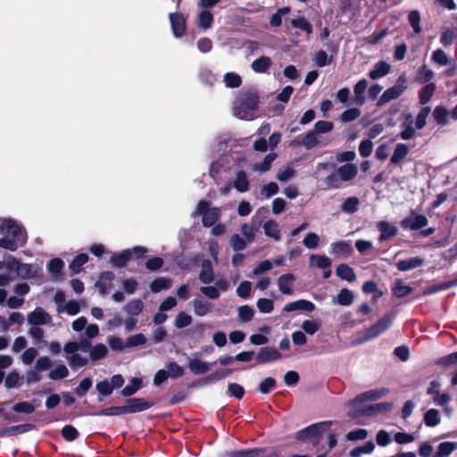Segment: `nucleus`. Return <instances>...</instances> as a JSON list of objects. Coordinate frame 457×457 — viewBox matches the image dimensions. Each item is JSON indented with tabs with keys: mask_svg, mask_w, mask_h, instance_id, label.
Returning <instances> with one entry per match:
<instances>
[{
	"mask_svg": "<svg viewBox=\"0 0 457 457\" xmlns=\"http://www.w3.org/2000/svg\"><path fill=\"white\" fill-rule=\"evenodd\" d=\"M3 237L0 238V247L9 251H15L27 242L25 229L15 220L5 219L0 225Z\"/></svg>",
	"mask_w": 457,
	"mask_h": 457,
	"instance_id": "nucleus-1",
	"label": "nucleus"
},
{
	"mask_svg": "<svg viewBox=\"0 0 457 457\" xmlns=\"http://www.w3.org/2000/svg\"><path fill=\"white\" fill-rule=\"evenodd\" d=\"M258 96L253 93H242L235 100L233 114L241 120H251L254 119V111L258 107Z\"/></svg>",
	"mask_w": 457,
	"mask_h": 457,
	"instance_id": "nucleus-2",
	"label": "nucleus"
},
{
	"mask_svg": "<svg viewBox=\"0 0 457 457\" xmlns=\"http://www.w3.org/2000/svg\"><path fill=\"white\" fill-rule=\"evenodd\" d=\"M395 320L394 313H387L379 319L374 325L364 331L361 343L374 339L383 334L393 323Z\"/></svg>",
	"mask_w": 457,
	"mask_h": 457,
	"instance_id": "nucleus-3",
	"label": "nucleus"
},
{
	"mask_svg": "<svg viewBox=\"0 0 457 457\" xmlns=\"http://www.w3.org/2000/svg\"><path fill=\"white\" fill-rule=\"evenodd\" d=\"M147 252V248L144 246H135L130 249H125L120 253H113L110 259V262L115 268H123L132 257L140 258Z\"/></svg>",
	"mask_w": 457,
	"mask_h": 457,
	"instance_id": "nucleus-4",
	"label": "nucleus"
},
{
	"mask_svg": "<svg viewBox=\"0 0 457 457\" xmlns=\"http://www.w3.org/2000/svg\"><path fill=\"white\" fill-rule=\"evenodd\" d=\"M332 421H322L312 424L304 429L297 432L296 438L298 440L311 439L313 445H317L320 442V435L328 429Z\"/></svg>",
	"mask_w": 457,
	"mask_h": 457,
	"instance_id": "nucleus-5",
	"label": "nucleus"
},
{
	"mask_svg": "<svg viewBox=\"0 0 457 457\" xmlns=\"http://www.w3.org/2000/svg\"><path fill=\"white\" fill-rule=\"evenodd\" d=\"M202 215V221L204 227H212L219 219L220 210L218 208H209V203L200 201L197 204L194 216Z\"/></svg>",
	"mask_w": 457,
	"mask_h": 457,
	"instance_id": "nucleus-6",
	"label": "nucleus"
},
{
	"mask_svg": "<svg viewBox=\"0 0 457 457\" xmlns=\"http://www.w3.org/2000/svg\"><path fill=\"white\" fill-rule=\"evenodd\" d=\"M406 86H405V76L401 75L397 79V84L387 88L384 91V93L381 95L379 99L378 100L377 104L378 106L384 105L387 104L388 102L397 99L405 91Z\"/></svg>",
	"mask_w": 457,
	"mask_h": 457,
	"instance_id": "nucleus-7",
	"label": "nucleus"
},
{
	"mask_svg": "<svg viewBox=\"0 0 457 457\" xmlns=\"http://www.w3.org/2000/svg\"><path fill=\"white\" fill-rule=\"evenodd\" d=\"M428 223V218L423 214H417L413 211L408 217L400 222L403 229L418 230L425 228Z\"/></svg>",
	"mask_w": 457,
	"mask_h": 457,
	"instance_id": "nucleus-8",
	"label": "nucleus"
},
{
	"mask_svg": "<svg viewBox=\"0 0 457 457\" xmlns=\"http://www.w3.org/2000/svg\"><path fill=\"white\" fill-rule=\"evenodd\" d=\"M27 320L30 326L51 325L52 317L43 308L37 307L28 314Z\"/></svg>",
	"mask_w": 457,
	"mask_h": 457,
	"instance_id": "nucleus-9",
	"label": "nucleus"
},
{
	"mask_svg": "<svg viewBox=\"0 0 457 457\" xmlns=\"http://www.w3.org/2000/svg\"><path fill=\"white\" fill-rule=\"evenodd\" d=\"M282 354L275 347H262L255 356L258 363H268L281 359Z\"/></svg>",
	"mask_w": 457,
	"mask_h": 457,
	"instance_id": "nucleus-10",
	"label": "nucleus"
},
{
	"mask_svg": "<svg viewBox=\"0 0 457 457\" xmlns=\"http://www.w3.org/2000/svg\"><path fill=\"white\" fill-rule=\"evenodd\" d=\"M172 33L175 37H181L186 30V20L181 13L171 12L169 15Z\"/></svg>",
	"mask_w": 457,
	"mask_h": 457,
	"instance_id": "nucleus-11",
	"label": "nucleus"
},
{
	"mask_svg": "<svg viewBox=\"0 0 457 457\" xmlns=\"http://www.w3.org/2000/svg\"><path fill=\"white\" fill-rule=\"evenodd\" d=\"M151 406L152 403L144 398H130L127 400V404L124 405V408L126 414H128L148 410Z\"/></svg>",
	"mask_w": 457,
	"mask_h": 457,
	"instance_id": "nucleus-12",
	"label": "nucleus"
},
{
	"mask_svg": "<svg viewBox=\"0 0 457 457\" xmlns=\"http://www.w3.org/2000/svg\"><path fill=\"white\" fill-rule=\"evenodd\" d=\"M315 310V305L312 302L299 299L294 302H291L286 304L283 308L284 312H291L295 311H303V312H312Z\"/></svg>",
	"mask_w": 457,
	"mask_h": 457,
	"instance_id": "nucleus-13",
	"label": "nucleus"
},
{
	"mask_svg": "<svg viewBox=\"0 0 457 457\" xmlns=\"http://www.w3.org/2000/svg\"><path fill=\"white\" fill-rule=\"evenodd\" d=\"M353 252L352 245L348 241H338L330 245V253L338 257L347 258Z\"/></svg>",
	"mask_w": 457,
	"mask_h": 457,
	"instance_id": "nucleus-14",
	"label": "nucleus"
},
{
	"mask_svg": "<svg viewBox=\"0 0 457 457\" xmlns=\"http://www.w3.org/2000/svg\"><path fill=\"white\" fill-rule=\"evenodd\" d=\"M295 280V278L291 273H287V274L281 275L278 278V281H277L278 287V290L283 295H293L294 291H293L292 287L294 285Z\"/></svg>",
	"mask_w": 457,
	"mask_h": 457,
	"instance_id": "nucleus-15",
	"label": "nucleus"
},
{
	"mask_svg": "<svg viewBox=\"0 0 457 457\" xmlns=\"http://www.w3.org/2000/svg\"><path fill=\"white\" fill-rule=\"evenodd\" d=\"M377 228L380 231V235L378 237V240L380 242H383V241H386V240H388V239L394 237L395 236H396V234L398 232L397 227H395V225H392L389 222L385 221V220L379 221L377 224Z\"/></svg>",
	"mask_w": 457,
	"mask_h": 457,
	"instance_id": "nucleus-16",
	"label": "nucleus"
},
{
	"mask_svg": "<svg viewBox=\"0 0 457 457\" xmlns=\"http://www.w3.org/2000/svg\"><path fill=\"white\" fill-rule=\"evenodd\" d=\"M327 145L328 142L320 140L318 135L312 129L302 137V146H304L307 150H311L317 145L326 146Z\"/></svg>",
	"mask_w": 457,
	"mask_h": 457,
	"instance_id": "nucleus-17",
	"label": "nucleus"
},
{
	"mask_svg": "<svg viewBox=\"0 0 457 457\" xmlns=\"http://www.w3.org/2000/svg\"><path fill=\"white\" fill-rule=\"evenodd\" d=\"M403 130L400 133V137L403 140H409L412 138L416 132L413 128V118L410 113H406L403 115V120L402 122Z\"/></svg>",
	"mask_w": 457,
	"mask_h": 457,
	"instance_id": "nucleus-18",
	"label": "nucleus"
},
{
	"mask_svg": "<svg viewBox=\"0 0 457 457\" xmlns=\"http://www.w3.org/2000/svg\"><path fill=\"white\" fill-rule=\"evenodd\" d=\"M368 88V80L365 79H360L353 87V93H354V100L353 103L358 105L361 106L364 104L366 98H365V92Z\"/></svg>",
	"mask_w": 457,
	"mask_h": 457,
	"instance_id": "nucleus-19",
	"label": "nucleus"
},
{
	"mask_svg": "<svg viewBox=\"0 0 457 457\" xmlns=\"http://www.w3.org/2000/svg\"><path fill=\"white\" fill-rule=\"evenodd\" d=\"M114 278V274L112 271H104L101 273L96 287L101 295H105L111 287V283Z\"/></svg>",
	"mask_w": 457,
	"mask_h": 457,
	"instance_id": "nucleus-20",
	"label": "nucleus"
},
{
	"mask_svg": "<svg viewBox=\"0 0 457 457\" xmlns=\"http://www.w3.org/2000/svg\"><path fill=\"white\" fill-rule=\"evenodd\" d=\"M337 171L340 176L343 183L353 179L358 173V167L353 163H346L337 168Z\"/></svg>",
	"mask_w": 457,
	"mask_h": 457,
	"instance_id": "nucleus-21",
	"label": "nucleus"
},
{
	"mask_svg": "<svg viewBox=\"0 0 457 457\" xmlns=\"http://www.w3.org/2000/svg\"><path fill=\"white\" fill-rule=\"evenodd\" d=\"M199 280L204 284H211L214 281V271L210 260H204L202 262Z\"/></svg>",
	"mask_w": 457,
	"mask_h": 457,
	"instance_id": "nucleus-22",
	"label": "nucleus"
},
{
	"mask_svg": "<svg viewBox=\"0 0 457 457\" xmlns=\"http://www.w3.org/2000/svg\"><path fill=\"white\" fill-rule=\"evenodd\" d=\"M424 263V259L419 256L412 257L406 260L399 261L396 263V267L401 271H408L416 268L422 266Z\"/></svg>",
	"mask_w": 457,
	"mask_h": 457,
	"instance_id": "nucleus-23",
	"label": "nucleus"
},
{
	"mask_svg": "<svg viewBox=\"0 0 457 457\" xmlns=\"http://www.w3.org/2000/svg\"><path fill=\"white\" fill-rule=\"evenodd\" d=\"M354 300V295L352 291L347 288H342L337 297L332 299V303L342 306H348L353 303Z\"/></svg>",
	"mask_w": 457,
	"mask_h": 457,
	"instance_id": "nucleus-24",
	"label": "nucleus"
},
{
	"mask_svg": "<svg viewBox=\"0 0 457 457\" xmlns=\"http://www.w3.org/2000/svg\"><path fill=\"white\" fill-rule=\"evenodd\" d=\"M390 71V65L383 61L377 62L373 69L370 71L369 76L371 79H378L385 77Z\"/></svg>",
	"mask_w": 457,
	"mask_h": 457,
	"instance_id": "nucleus-25",
	"label": "nucleus"
},
{
	"mask_svg": "<svg viewBox=\"0 0 457 457\" xmlns=\"http://www.w3.org/2000/svg\"><path fill=\"white\" fill-rule=\"evenodd\" d=\"M24 378L16 370L9 372L4 379L7 389L19 388L23 384Z\"/></svg>",
	"mask_w": 457,
	"mask_h": 457,
	"instance_id": "nucleus-26",
	"label": "nucleus"
},
{
	"mask_svg": "<svg viewBox=\"0 0 457 457\" xmlns=\"http://www.w3.org/2000/svg\"><path fill=\"white\" fill-rule=\"evenodd\" d=\"M195 314L203 317L212 311V303L203 300L202 298H195L192 301Z\"/></svg>",
	"mask_w": 457,
	"mask_h": 457,
	"instance_id": "nucleus-27",
	"label": "nucleus"
},
{
	"mask_svg": "<svg viewBox=\"0 0 457 457\" xmlns=\"http://www.w3.org/2000/svg\"><path fill=\"white\" fill-rule=\"evenodd\" d=\"M188 369L193 374L201 375L206 373L209 370L210 365L208 362L200 359L193 358L188 361Z\"/></svg>",
	"mask_w": 457,
	"mask_h": 457,
	"instance_id": "nucleus-28",
	"label": "nucleus"
},
{
	"mask_svg": "<svg viewBox=\"0 0 457 457\" xmlns=\"http://www.w3.org/2000/svg\"><path fill=\"white\" fill-rule=\"evenodd\" d=\"M264 234L273 238L275 241H279L281 238L279 227L277 221L269 220L263 224Z\"/></svg>",
	"mask_w": 457,
	"mask_h": 457,
	"instance_id": "nucleus-29",
	"label": "nucleus"
},
{
	"mask_svg": "<svg viewBox=\"0 0 457 457\" xmlns=\"http://www.w3.org/2000/svg\"><path fill=\"white\" fill-rule=\"evenodd\" d=\"M456 449V442H442L437 445L436 452L433 457H449Z\"/></svg>",
	"mask_w": 457,
	"mask_h": 457,
	"instance_id": "nucleus-30",
	"label": "nucleus"
},
{
	"mask_svg": "<svg viewBox=\"0 0 457 457\" xmlns=\"http://www.w3.org/2000/svg\"><path fill=\"white\" fill-rule=\"evenodd\" d=\"M336 274L343 280L353 282L356 279V275L353 268L345 263L339 264L336 270Z\"/></svg>",
	"mask_w": 457,
	"mask_h": 457,
	"instance_id": "nucleus-31",
	"label": "nucleus"
},
{
	"mask_svg": "<svg viewBox=\"0 0 457 457\" xmlns=\"http://www.w3.org/2000/svg\"><path fill=\"white\" fill-rule=\"evenodd\" d=\"M387 393L388 389L386 388L373 389L361 394L356 397V400L360 402L373 401L385 396Z\"/></svg>",
	"mask_w": 457,
	"mask_h": 457,
	"instance_id": "nucleus-32",
	"label": "nucleus"
},
{
	"mask_svg": "<svg viewBox=\"0 0 457 457\" xmlns=\"http://www.w3.org/2000/svg\"><path fill=\"white\" fill-rule=\"evenodd\" d=\"M271 63L270 57L262 56L252 62L251 68L256 73H264L270 69Z\"/></svg>",
	"mask_w": 457,
	"mask_h": 457,
	"instance_id": "nucleus-33",
	"label": "nucleus"
},
{
	"mask_svg": "<svg viewBox=\"0 0 457 457\" xmlns=\"http://www.w3.org/2000/svg\"><path fill=\"white\" fill-rule=\"evenodd\" d=\"M143 309L144 303L140 299L131 300L123 307L124 312L132 317L139 315L143 312Z\"/></svg>",
	"mask_w": 457,
	"mask_h": 457,
	"instance_id": "nucleus-34",
	"label": "nucleus"
},
{
	"mask_svg": "<svg viewBox=\"0 0 457 457\" xmlns=\"http://www.w3.org/2000/svg\"><path fill=\"white\" fill-rule=\"evenodd\" d=\"M249 180L246 173L244 170H239L236 174L234 181V187L240 193H244L249 190Z\"/></svg>",
	"mask_w": 457,
	"mask_h": 457,
	"instance_id": "nucleus-35",
	"label": "nucleus"
},
{
	"mask_svg": "<svg viewBox=\"0 0 457 457\" xmlns=\"http://www.w3.org/2000/svg\"><path fill=\"white\" fill-rule=\"evenodd\" d=\"M408 154L409 147L407 145L403 143L397 144L391 156L390 162L393 164H398L408 155Z\"/></svg>",
	"mask_w": 457,
	"mask_h": 457,
	"instance_id": "nucleus-36",
	"label": "nucleus"
},
{
	"mask_svg": "<svg viewBox=\"0 0 457 457\" xmlns=\"http://www.w3.org/2000/svg\"><path fill=\"white\" fill-rule=\"evenodd\" d=\"M276 158H277L276 154H274V153L269 154L264 157L262 162L254 163L253 165V170L254 171H257L260 173L266 172L270 169L271 164L275 161Z\"/></svg>",
	"mask_w": 457,
	"mask_h": 457,
	"instance_id": "nucleus-37",
	"label": "nucleus"
},
{
	"mask_svg": "<svg viewBox=\"0 0 457 457\" xmlns=\"http://www.w3.org/2000/svg\"><path fill=\"white\" fill-rule=\"evenodd\" d=\"M424 423L427 427H436L441 422L440 412L436 409L428 410L423 417Z\"/></svg>",
	"mask_w": 457,
	"mask_h": 457,
	"instance_id": "nucleus-38",
	"label": "nucleus"
},
{
	"mask_svg": "<svg viewBox=\"0 0 457 457\" xmlns=\"http://www.w3.org/2000/svg\"><path fill=\"white\" fill-rule=\"evenodd\" d=\"M432 115L438 125L445 126L448 123V118L451 116V113L445 107L439 105L435 107Z\"/></svg>",
	"mask_w": 457,
	"mask_h": 457,
	"instance_id": "nucleus-39",
	"label": "nucleus"
},
{
	"mask_svg": "<svg viewBox=\"0 0 457 457\" xmlns=\"http://www.w3.org/2000/svg\"><path fill=\"white\" fill-rule=\"evenodd\" d=\"M310 266L325 270L330 268L331 261L325 255L312 254L310 256Z\"/></svg>",
	"mask_w": 457,
	"mask_h": 457,
	"instance_id": "nucleus-40",
	"label": "nucleus"
},
{
	"mask_svg": "<svg viewBox=\"0 0 457 457\" xmlns=\"http://www.w3.org/2000/svg\"><path fill=\"white\" fill-rule=\"evenodd\" d=\"M108 353V348L104 344H96L90 348L89 357L93 361L102 360L106 357Z\"/></svg>",
	"mask_w": 457,
	"mask_h": 457,
	"instance_id": "nucleus-41",
	"label": "nucleus"
},
{
	"mask_svg": "<svg viewBox=\"0 0 457 457\" xmlns=\"http://www.w3.org/2000/svg\"><path fill=\"white\" fill-rule=\"evenodd\" d=\"M80 311V305L79 302L75 300H71L65 303V305L57 306L56 312L58 313H67L70 316H74L78 314Z\"/></svg>",
	"mask_w": 457,
	"mask_h": 457,
	"instance_id": "nucleus-42",
	"label": "nucleus"
},
{
	"mask_svg": "<svg viewBox=\"0 0 457 457\" xmlns=\"http://www.w3.org/2000/svg\"><path fill=\"white\" fill-rule=\"evenodd\" d=\"M360 201L356 196L346 198L341 204V211L347 214L354 213L358 211Z\"/></svg>",
	"mask_w": 457,
	"mask_h": 457,
	"instance_id": "nucleus-43",
	"label": "nucleus"
},
{
	"mask_svg": "<svg viewBox=\"0 0 457 457\" xmlns=\"http://www.w3.org/2000/svg\"><path fill=\"white\" fill-rule=\"evenodd\" d=\"M435 90L436 84L434 83H428L425 87H423L419 92L420 104L422 105L428 104L430 101Z\"/></svg>",
	"mask_w": 457,
	"mask_h": 457,
	"instance_id": "nucleus-44",
	"label": "nucleus"
},
{
	"mask_svg": "<svg viewBox=\"0 0 457 457\" xmlns=\"http://www.w3.org/2000/svg\"><path fill=\"white\" fill-rule=\"evenodd\" d=\"M143 386V381L141 378H133L129 384H128L122 390L121 395L123 396H131L136 394Z\"/></svg>",
	"mask_w": 457,
	"mask_h": 457,
	"instance_id": "nucleus-45",
	"label": "nucleus"
},
{
	"mask_svg": "<svg viewBox=\"0 0 457 457\" xmlns=\"http://www.w3.org/2000/svg\"><path fill=\"white\" fill-rule=\"evenodd\" d=\"M213 15L208 10H202L198 14V26L203 29H208L212 26Z\"/></svg>",
	"mask_w": 457,
	"mask_h": 457,
	"instance_id": "nucleus-46",
	"label": "nucleus"
},
{
	"mask_svg": "<svg viewBox=\"0 0 457 457\" xmlns=\"http://www.w3.org/2000/svg\"><path fill=\"white\" fill-rule=\"evenodd\" d=\"M171 287V280L169 278H158L150 284V289L153 293H158Z\"/></svg>",
	"mask_w": 457,
	"mask_h": 457,
	"instance_id": "nucleus-47",
	"label": "nucleus"
},
{
	"mask_svg": "<svg viewBox=\"0 0 457 457\" xmlns=\"http://www.w3.org/2000/svg\"><path fill=\"white\" fill-rule=\"evenodd\" d=\"M64 267V262L60 258H54L47 263L46 269L54 278H59Z\"/></svg>",
	"mask_w": 457,
	"mask_h": 457,
	"instance_id": "nucleus-48",
	"label": "nucleus"
},
{
	"mask_svg": "<svg viewBox=\"0 0 457 457\" xmlns=\"http://www.w3.org/2000/svg\"><path fill=\"white\" fill-rule=\"evenodd\" d=\"M258 226L253 221L251 223H244L241 226V233L248 243H252L253 241Z\"/></svg>",
	"mask_w": 457,
	"mask_h": 457,
	"instance_id": "nucleus-49",
	"label": "nucleus"
},
{
	"mask_svg": "<svg viewBox=\"0 0 457 457\" xmlns=\"http://www.w3.org/2000/svg\"><path fill=\"white\" fill-rule=\"evenodd\" d=\"M68 364L73 370H76L80 367H84L88 363V359L87 357L81 356L80 354H72L65 356Z\"/></svg>",
	"mask_w": 457,
	"mask_h": 457,
	"instance_id": "nucleus-50",
	"label": "nucleus"
},
{
	"mask_svg": "<svg viewBox=\"0 0 457 457\" xmlns=\"http://www.w3.org/2000/svg\"><path fill=\"white\" fill-rule=\"evenodd\" d=\"M375 445L373 442H366L363 445L357 446L350 451L351 457H361L362 454H368L373 452Z\"/></svg>",
	"mask_w": 457,
	"mask_h": 457,
	"instance_id": "nucleus-51",
	"label": "nucleus"
},
{
	"mask_svg": "<svg viewBox=\"0 0 457 457\" xmlns=\"http://www.w3.org/2000/svg\"><path fill=\"white\" fill-rule=\"evenodd\" d=\"M332 58L333 56H328L324 50H319L318 52L315 53L312 61L318 67L322 68L327 65H329L332 62Z\"/></svg>",
	"mask_w": 457,
	"mask_h": 457,
	"instance_id": "nucleus-52",
	"label": "nucleus"
},
{
	"mask_svg": "<svg viewBox=\"0 0 457 457\" xmlns=\"http://www.w3.org/2000/svg\"><path fill=\"white\" fill-rule=\"evenodd\" d=\"M412 292V287L405 285L402 280L398 279L395 281V287L393 288V294L398 297L403 298Z\"/></svg>",
	"mask_w": 457,
	"mask_h": 457,
	"instance_id": "nucleus-53",
	"label": "nucleus"
},
{
	"mask_svg": "<svg viewBox=\"0 0 457 457\" xmlns=\"http://www.w3.org/2000/svg\"><path fill=\"white\" fill-rule=\"evenodd\" d=\"M88 261V256L87 253H80L77 255L72 262L70 263V269L75 274H78L81 271L82 266L87 263Z\"/></svg>",
	"mask_w": 457,
	"mask_h": 457,
	"instance_id": "nucleus-54",
	"label": "nucleus"
},
{
	"mask_svg": "<svg viewBox=\"0 0 457 457\" xmlns=\"http://www.w3.org/2000/svg\"><path fill=\"white\" fill-rule=\"evenodd\" d=\"M291 25L294 28L299 29L306 32L308 35H311L312 33V26L304 17H298L293 19L291 21Z\"/></svg>",
	"mask_w": 457,
	"mask_h": 457,
	"instance_id": "nucleus-55",
	"label": "nucleus"
},
{
	"mask_svg": "<svg viewBox=\"0 0 457 457\" xmlns=\"http://www.w3.org/2000/svg\"><path fill=\"white\" fill-rule=\"evenodd\" d=\"M420 13L417 10L411 11L408 15V21L415 34H420L421 32L420 27Z\"/></svg>",
	"mask_w": 457,
	"mask_h": 457,
	"instance_id": "nucleus-56",
	"label": "nucleus"
},
{
	"mask_svg": "<svg viewBox=\"0 0 457 457\" xmlns=\"http://www.w3.org/2000/svg\"><path fill=\"white\" fill-rule=\"evenodd\" d=\"M340 176L338 172L336 170L332 173H330L327 178L325 179V184L328 188L337 189L341 188L343 187V181L340 179Z\"/></svg>",
	"mask_w": 457,
	"mask_h": 457,
	"instance_id": "nucleus-57",
	"label": "nucleus"
},
{
	"mask_svg": "<svg viewBox=\"0 0 457 457\" xmlns=\"http://www.w3.org/2000/svg\"><path fill=\"white\" fill-rule=\"evenodd\" d=\"M68 375L69 370L67 367L64 364H59L49 372L48 377L52 380H59L65 378Z\"/></svg>",
	"mask_w": 457,
	"mask_h": 457,
	"instance_id": "nucleus-58",
	"label": "nucleus"
},
{
	"mask_svg": "<svg viewBox=\"0 0 457 457\" xmlns=\"http://www.w3.org/2000/svg\"><path fill=\"white\" fill-rule=\"evenodd\" d=\"M434 76L435 72L424 64L418 70L417 80L421 83H427L430 81Z\"/></svg>",
	"mask_w": 457,
	"mask_h": 457,
	"instance_id": "nucleus-59",
	"label": "nucleus"
},
{
	"mask_svg": "<svg viewBox=\"0 0 457 457\" xmlns=\"http://www.w3.org/2000/svg\"><path fill=\"white\" fill-rule=\"evenodd\" d=\"M36 272L37 270L34 265L21 262L17 276L22 278H29L34 277Z\"/></svg>",
	"mask_w": 457,
	"mask_h": 457,
	"instance_id": "nucleus-60",
	"label": "nucleus"
},
{
	"mask_svg": "<svg viewBox=\"0 0 457 457\" xmlns=\"http://www.w3.org/2000/svg\"><path fill=\"white\" fill-rule=\"evenodd\" d=\"M192 322V317L184 312H179L174 320V326L177 328H183L189 326Z\"/></svg>",
	"mask_w": 457,
	"mask_h": 457,
	"instance_id": "nucleus-61",
	"label": "nucleus"
},
{
	"mask_svg": "<svg viewBox=\"0 0 457 457\" xmlns=\"http://www.w3.org/2000/svg\"><path fill=\"white\" fill-rule=\"evenodd\" d=\"M430 113V108L426 106L423 107L420 112L418 113L415 120V129H422L427 123V118L428 117Z\"/></svg>",
	"mask_w": 457,
	"mask_h": 457,
	"instance_id": "nucleus-62",
	"label": "nucleus"
},
{
	"mask_svg": "<svg viewBox=\"0 0 457 457\" xmlns=\"http://www.w3.org/2000/svg\"><path fill=\"white\" fill-rule=\"evenodd\" d=\"M431 60L440 65V66H445L449 64L450 59L446 55V54L442 49H436L432 53Z\"/></svg>",
	"mask_w": 457,
	"mask_h": 457,
	"instance_id": "nucleus-63",
	"label": "nucleus"
},
{
	"mask_svg": "<svg viewBox=\"0 0 457 457\" xmlns=\"http://www.w3.org/2000/svg\"><path fill=\"white\" fill-rule=\"evenodd\" d=\"M198 78L202 83L210 86L217 79L216 76L208 68H202L199 71Z\"/></svg>",
	"mask_w": 457,
	"mask_h": 457,
	"instance_id": "nucleus-64",
	"label": "nucleus"
}]
</instances>
